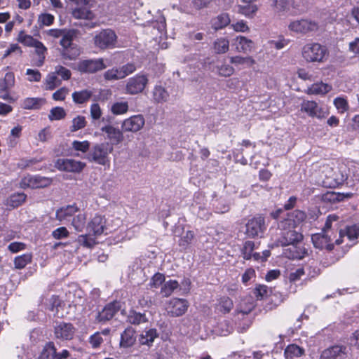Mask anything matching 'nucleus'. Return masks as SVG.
I'll return each mask as SVG.
<instances>
[{"instance_id":"nucleus-1","label":"nucleus","mask_w":359,"mask_h":359,"mask_svg":"<svg viewBox=\"0 0 359 359\" xmlns=\"http://www.w3.org/2000/svg\"><path fill=\"white\" fill-rule=\"evenodd\" d=\"M113 150V146L109 142L97 143L91 147L86 158L90 162H95L99 165H105L109 163V154Z\"/></svg>"},{"instance_id":"nucleus-2","label":"nucleus","mask_w":359,"mask_h":359,"mask_svg":"<svg viewBox=\"0 0 359 359\" xmlns=\"http://www.w3.org/2000/svg\"><path fill=\"white\" fill-rule=\"evenodd\" d=\"M75 36L76 32L74 29H69L60 39V44L62 48L60 49V53L62 57L65 60H74L81 53L78 46L73 43V39Z\"/></svg>"},{"instance_id":"nucleus-3","label":"nucleus","mask_w":359,"mask_h":359,"mask_svg":"<svg viewBox=\"0 0 359 359\" xmlns=\"http://www.w3.org/2000/svg\"><path fill=\"white\" fill-rule=\"evenodd\" d=\"M302 53L304 59L309 62H323L329 54L326 46L318 43L304 45Z\"/></svg>"},{"instance_id":"nucleus-4","label":"nucleus","mask_w":359,"mask_h":359,"mask_svg":"<svg viewBox=\"0 0 359 359\" xmlns=\"http://www.w3.org/2000/svg\"><path fill=\"white\" fill-rule=\"evenodd\" d=\"M266 229L265 218L262 215L258 214L248 220L245 234L250 238H261Z\"/></svg>"},{"instance_id":"nucleus-5","label":"nucleus","mask_w":359,"mask_h":359,"mask_svg":"<svg viewBox=\"0 0 359 359\" xmlns=\"http://www.w3.org/2000/svg\"><path fill=\"white\" fill-rule=\"evenodd\" d=\"M93 41L95 46L101 50L113 48L116 46L117 36L114 30L104 29L94 36Z\"/></svg>"},{"instance_id":"nucleus-6","label":"nucleus","mask_w":359,"mask_h":359,"mask_svg":"<svg viewBox=\"0 0 359 359\" xmlns=\"http://www.w3.org/2000/svg\"><path fill=\"white\" fill-rule=\"evenodd\" d=\"M121 308L122 302L121 301L114 300L109 302L97 313L95 320L98 323L105 324L111 320L121 311Z\"/></svg>"},{"instance_id":"nucleus-7","label":"nucleus","mask_w":359,"mask_h":359,"mask_svg":"<svg viewBox=\"0 0 359 359\" xmlns=\"http://www.w3.org/2000/svg\"><path fill=\"white\" fill-rule=\"evenodd\" d=\"M107 67L103 58L83 60L78 64V70L83 74H95Z\"/></svg>"},{"instance_id":"nucleus-8","label":"nucleus","mask_w":359,"mask_h":359,"mask_svg":"<svg viewBox=\"0 0 359 359\" xmlns=\"http://www.w3.org/2000/svg\"><path fill=\"white\" fill-rule=\"evenodd\" d=\"M57 169L61 171L81 172L86 166V163L70 158H58L55 164Z\"/></svg>"},{"instance_id":"nucleus-9","label":"nucleus","mask_w":359,"mask_h":359,"mask_svg":"<svg viewBox=\"0 0 359 359\" xmlns=\"http://www.w3.org/2000/svg\"><path fill=\"white\" fill-rule=\"evenodd\" d=\"M75 332V327L70 323L60 322L54 327L55 337L62 341L72 340Z\"/></svg>"},{"instance_id":"nucleus-10","label":"nucleus","mask_w":359,"mask_h":359,"mask_svg":"<svg viewBox=\"0 0 359 359\" xmlns=\"http://www.w3.org/2000/svg\"><path fill=\"white\" fill-rule=\"evenodd\" d=\"M304 238L302 233L296 231H284L280 233V237L276 241V246L286 247L290 244L300 243Z\"/></svg>"},{"instance_id":"nucleus-11","label":"nucleus","mask_w":359,"mask_h":359,"mask_svg":"<svg viewBox=\"0 0 359 359\" xmlns=\"http://www.w3.org/2000/svg\"><path fill=\"white\" fill-rule=\"evenodd\" d=\"M148 83L147 77L145 75L137 74L128 79L126 90L130 95H135L143 91Z\"/></svg>"},{"instance_id":"nucleus-12","label":"nucleus","mask_w":359,"mask_h":359,"mask_svg":"<svg viewBox=\"0 0 359 359\" xmlns=\"http://www.w3.org/2000/svg\"><path fill=\"white\" fill-rule=\"evenodd\" d=\"M145 124V119L143 115H133L126 118L121 124V129L123 133L132 132L137 133L140 131Z\"/></svg>"},{"instance_id":"nucleus-13","label":"nucleus","mask_w":359,"mask_h":359,"mask_svg":"<svg viewBox=\"0 0 359 359\" xmlns=\"http://www.w3.org/2000/svg\"><path fill=\"white\" fill-rule=\"evenodd\" d=\"M322 359H348V350L344 345H334L325 349L321 353Z\"/></svg>"},{"instance_id":"nucleus-14","label":"nucleus","mask_w":359,"mask_h":359,"mask_svg":"<svg viewBox=\"0 0 359 359\" xmlns=\"http://www.w3.org/2000/svg\"><path fill=\"white\" fill-rule=\"evenodd\" d=\"M318 24L311 20L307 19H301L299 20H294L290 23L288 28L290 31L306 34L310 32L316 31L318 29Z\"/></svg>"},{"instance_id":"nucleus-15","label":"nucleus","mask_w":359,"mask_h":359,"mask_svg":"<svg viewBox=\"0 0 359 359\" xmlns=\"http://www.w3.org/2000/svg\"><path fill=\"white\" fill-rule=\"evenodd\" d=\"M137 339V331L131 326H128L120 336L119 347L127 349L136 344Z\"/></svg>"},{"instance_id":"nucleus-16","label":"nucleus","mask_w":359,"mask_h":359,"mask_svg":"<svg viewBox=\"0 0 359 359\" xmlns=\"http://www.w3.org/2000/svg\"><path fill=\"white\" fill-rule=\"evenodd\" d=\"M53 180L50 178L42 177L40 175L28 176L24 177L21 181L22 187L43 188L51 184Z\"/></svg>"},{"instance_id":"nucleus-17","label":"nucleus","mask_w":359,"mask_h":359,"mask_svg":"<svg viewBox=\"0 0 359 359\" xmlns=\"http://www.w3.org/2000/svg\"><path fill=\"white\" fill-rule=\"evenodd\" d=\"M100 131L107 135V139L109 140L111 145H117L123 141V131L112 125H104L100 128Z\"/></svg>"},{"instance_id":"nucleus-18","label":"nucleus","mask_w":359,"mask_h":359,"mask_svg":"<svg viewBox=\"0 0 359 359\" xmlns=\"http://www.w3.org/2000/svg\"><path fill=\"white\" fill-rule=\"evenodd\" d=\"M189 306V303L185 299L172 298L169 302L168 313L171 316L179 317L184 315Z\"/></svg>"},{"instance_id":"nucleus-19","label":"nucleus","mask_w":359,"mask_h":359,"mask_svg":"<svg viewBox=\"0 0 359 359\" xmlns=\"http://www.w3.org/2000/svg\"><path fill=\"white\" fill-rule=\"evenodd\" d=\"M311 241L316 248L326 249L328 251H332L334 248V244L331 243V235L324 232L313 234Z\"/></svg>"},{"instance_id":"nucleus-20","label":"nucleus","mask_w":359,"mask_h":359,"mask_svg":"<svg viewBox=\"0 0 359 359\" xmlns=\"http://www.w3.org/2000/svg\"><path fill=\"white\" fill-rule=\"evenodd\" d=\"M283 251L285 257L290 259H302L308 255V250L300 243L290 244Z\"/></svg>"},{"instance_id":"nucleus-21","label":"nucleus","mask_w":359,"mask_h":359,"mask_svg":"<svg viewBox=\"0 0 359 359\" xmlns=\"http://www.w3.org/2000/svg\"><path fill=\"white\" fill-rule=\"evenodd\" d=\"M87 229L94 236H100L107 230L106 219L101 215H95L88 224Z\"/></svg>"},{"instance_id":"nucleus-22","label":"nucleus","mask_w":359,"mask_h":359,"mask_svg":"<svg viewBox=\"0 0 359 359\" xmlns=\"http://www.w3.org/2000/svg\"><path fill=\"white\" fill-rule=\"evenodd\" d=\"M232 46L235 47L237 52L248 53L255 48V43L243 36H237L232 41Z\"/></svg>"},{"instance_id":"nucleus-23","label":"nucleus","mask_w":359,"mask_h":359,"mask_svg":"<svg viewBox=\"0 0 359 359\" xmlns=\"http://www.w3.org/2000/svg\"><path fill=\"white\" fill-rule=\"evenodd\" d=\"M301 111L311 117H323V111L318 103L312 100H304L301 104Z\"/></svg>"},{"instance_id":"nucleus-24","label":"nucleus","mask_w":359,"mask_h":359,"mask_svg":"<svg viewBox=\"0 0 359 359\" xmlns=\"http://www.w3.org/2000/svg\"><path fill=\"white\" fill-rule=\"evenodd\" d=\"M339 233V238L335 241V243L337 245H339L342 243L341 238L344 236H346L350 241H353L354 243H356L359 238V224L348 226L345 231L341 229Z\"/></svg>"},{"instance_id":"nucleus-25","label":"nucleus","mask_w":359,"mask_h":359,"mask_svg":"<svg viewBox=\"0 0 359 359\" xmlns=\"http://www.w3.org/2000/svg\"><path fill=\"white\" fill-rule=\"evenodd\" d=\"M79 211V208L75 203L62 207L56 211V219L60 221L69 220Z\"/></svg>"},{"instance_id":"nucleus-26","label":"nucleus","mask_w":359,"mask_h":359,"mask_svg":"<svg viewBox=\"0 0 359 359\" xmlns=\"http://www.w3.org/2000/svg\"><path fill=\"white\" fill-rule=\"evenodd\" d=\"M255 0H242L245 5L238 6V13L248 18H253L258 11V6L253 4Z\"/></svg>"},{"instance_id":"nucleus-27","label":"nucleus","mask_w":359,"mask_h":359,"mask_svg":"<svg viewBox=\"0 0 359 359\" xmlns=\"http://www.w3.org/2000/svg\"><path fill=\"white\" fill-rule=\"evenodd\" d=\"M152 97L156 103H165L168 101L170 94L162 86H155L152 92Z\"/></svg>"},{"instance_id":"nucleus-28","label":"nucleus","mask_w":359,"mask_h":359,"mask_svg":"<svg viewBox=\"0 0 359 359\" xmlns=\"http://www.w3.org/2000/svg\"><path fill=\"white\" fill-rule=\"evenodd\" d=\"M327 180L330 181V187H334L343 184V183L347 180V176L346 174H344L341 170L337 168L335 170H332V175L327 176Z\"/></svg>"},{"instance_id":"nucleus-29","label":"nucleus","mask_w":359,"mask_h":359,"mask_svg":"<svg viewBox=\"0 0 359 359\" xmlns=\"http://www.w3.org/2000/svg\"><path fill=\"white\" fill-rule=\"evenodd\" d=\"M158 337V333L155 328H151L143 332L139 337L138 341L140 345H147L151 346L156 338Z\"/></svg>"},{"instance_id":"nucleus-30","label":"nucleus","mask_w":359,"mask_h":359,"mask_svg":"<svg viewBox=\"0 0 359 359\" xmlns=\"http://www.w3.org/2000/svg\"><path fill=\"white\" fill-rule=\"evenodd\" d=\"M127 322L131 325H138L141 323L148 322V318L144 313H140L134 309H130L127 316Z\"/></svg>"},{"instance_id":"nucleus-31","label":"nucleus","mask_w":359,"mask_h":359,"mask_svg":"<svg viewBox=\"0 0 359 359\" xmlns=\"http://www.w3.org/2000/svg\"><path fill=\"white\" fill-rule=\"evenodd\" d=\"M57 348L53 341H48L43 346L39 359H56Z\"/></svg>"},{"instance_id":"nucleus-32","label":"nucleus","mask_w":359,"mask_h":359,"mask_svg":"<svg viewBox=\"0 0 359 359\" xmlns=\"http://www.w3.org/2000/svg\"><path fill=\"white\" fill-rule=\"evenodd\" d=\"M72 15L75 18L85 20H92L95 17L94 13L87 6L75 8L72 11Z\"/></svg>"},{"instance_id":"nucleus-33","label":"nucleus","mask_w":359,"mask_h":359,"mask_svg":"<svg viewBox=\"0 0 359 359\" xmlns=\"http://www.w3.org/2000/svg\"><path fill=\"white\" fill-rule=\"evenodd\" d=\"M45 102L46 100L43 98L27 97L22 102V108L25 109H39Z\"/></svg>"},{"instance_id":"nucleus-34","label":"nucleus","mask_w":359,"mask_h":359,"mask_svg":"<svg viewBox=\"0 0 359 359\" xmlns=\"http://www.w3.org/2000/svg\"><path fill=\"white\" fill-rule=\"evenodd\" d=\"M212 27L215 30L221 29L230 24L231 20L228 13H223L212 19Z\"/></svg>"},{"instance_id":"nucleus-35","label":"nucleus","mask_w":359,"mask_h":359,"mask_svg":"<svg viewBox=\"0 0 359 359\" xmlns=\"http://www.w3.org/2000/svg\"><path fill=\"white\" fill-rule=\"evenodd\" d=\"M304 353V349L297 344L288 345L284 351L286 359H292L295 357H300Z\"/></svg>"},{"instance_id":"nucleus-36","label":"nucleus","mask_w":359,"mask_h":359,"mask_svg":"<svg viewBox=\"0 0 359 359\" xmlns=\"http://www.w3.org/2000/svg\"><path fill=\"white\" fill-rule=\"evenodd\" d=\"M217 309L223 314L229 313L233 307V302L231 298L227 296L222 297L217 305Z\"/></svg>"},{"instance_id":"nucleus-37","label":"nucleus","mask_w":359,"mask_h":359,"mask_svg":"<svg viewBox=\"0 0 359 359\" xmlns=\"http://www.w3.org/2000/svg\"><path fill=\"white\" fill-rule=\"evenodd\" d=\"M15 85V76L13 72H7L0 81V93L8 91Z\"/></svg>"},{"instance_id":"nucleus-38","label":"nucleus","mask_w":359,"mask_h":359,"mask_svg":"<svg viewBox=\"0 0 359 359\" xmlns=\"http://www.w3.org/2000/svg\"><path fill=\"white\" fill-rule=\"evenodd\" d=\"M92 95V91L88 90H82L81 91L74 92L72 93V99L76 104H83L88 102Z\"/></svg>"},{"instance_id":"nucleus-39","label":"nucleus","mask_w":359,"mask_h":359,"mask_svg":"<svg viewBox=\"0 0 359 359\" xmlns=\"http://www.w3.org/2000/svg\"><path fill=\"white\" fill-rule=\"evenodd\" d=\"M229 48V41L226 38L221 37L217 39L213 43V49L217 54L226 53Z\"/></svg>"},{"instance_id":"nucleus-40","label":"nucleus","mask_w":359,"mask_h":359,"mask_svg":"<svg viewBox=\"0 0 359 359\" xmlns=\"http://www.w3.org/2000/svg\"><path fill=\"white\" fill-rule=\"evenodd\" d=\"M271 292V288L265 285H258L253 290V294L257 300L266 299Z\"/></svg>"},{"instance_id":"nucleus-41","label":"nucleus","mask_w":359,"mask_h":359,"mask_svg":"<svg viewBox=\"0 0 359 359\" xmlns=\"http://www.w3.org/2000/svg\"><path fill=\"white\" fill-rule=\"evenodd\" d=\"M255 244L252 241H246L243 243V247L241 249L242 257L245 260H250L252 259V254L255 250Z\"/></svg>"},{"instance_id":"nucleus-42","label":"nucleus","mask_w":359,"mask_h":359,"mask_svg":"<svg viewBox=\"0 0 359 359\" xmlns=\"http://www.w3.org/2000/svg\"><path fill=\"white\" fill-rule=\"evenodd\" d=\"M271 2L275 12L282 13L289 10L292 0H271Z\"/></svg>"},{"instance_id":"nucleus-43","label":"nucleus","mask_w":359,"mask_h":359,"mask_svg":"<svg viewBox=\"0 0 359 359\" xmlns=\"http://www.w3.org/2000/svg\"><path fill=\"white\" fill-rule=\"evenodd\" d=\"M27 198V195L24 193H14L10 196L8 200V205L13 208H18L21 205Z\"/></svg>"},{"instance_id":"nucleus-44","label":"nucleus","mask_w":359,"mask_h":359,"mask_svg":"<svg viewBox=\"0 0 359 359\" xmlns=\"http://www.w3.org/2000/svg\"><path fill=\"white\" fill-rule=\"evenodd\" d=\"M180 286L178 282L175 280H170L165 282L161 289V293L163 297H168L173 291Z\"/></svg>"},{"instance_id":"nucleus-45","label":"nucleus","mask_w":359,"mask_h":359,"mask_svg":"<svg viewBox=\"0 0 359 359\" xmlns=\"http://www.w3.org/2000/svg\"><path fill=\"white\" fill-rule=\"evenodd\" d=\"M32 255L30 253L23 254L22 255L18 256L14 259L15 268L22 269L25 268L27 264L32 262Z\"/></svg>"},{"instance_id":"nucleus-46","label":"nucleus","mask_w":359,"mask_h":359,"mask_svg":"<svg viewBox=\"0 0 359 359\" xmlns=\"http://www.w3.org/2000/svg\"><path fill=\"white\" fill-rule=\"evenodd\" d=\"M195 238V234L192 231H187L178 241V245L182 250H186L191 244Z\"/></svg>"},{"instance_id":"nucleus-47","label":"nucleus","mask_w":359,"mask_h":359,"mask_svg":"<svg viewBox=\"0 0 359 359\" xmlns=\"http://www.w3.org/2000/svg\"><path fill=\"white\" fill-rule=\"evenodd\" d=\"M128 103L127 102H117L111 107V111L114 115L126 114L128 111Z\"/></svg>"},{"instance_id":"nucleus-48","label":"nucleus","mask_w":359,"mask_h":359,"mask_svg":"<svg viewBox=\"0 0 359 359\" xmlns=\"http://www.w3.org/2000/svg\"><path fill=\"white\" fill-rule=\"evenodd\" d=\"M86 219V215L83 213H79L73 218L72 224L76 231L81 232L83 231L85 227Z\"/></svg>"},{"instance_id":"nucleus-49","label":"nucleus","mask_w":359,"mask_h":359,"mask_svg":"<svg viewBox=\"0 0 359 359\" xmlns=\"http://www.w3.org/2000/svg\"><path fill=\"white\" fill-rule=\"evenodd\" d=\"M230 62L236 65H246L248 67H251L255 61L252 57L233 56L230 57Z\"/></svg>"},{"instance_id":"nucleus-50","label":"nucleus","mask_w":359,"mask_h":359,"mask_svg":"<svg viewBox=\"0 0 359 359\" xmlns=\"http://www.w3.org/2000/svg\"><path fill=\"white\" fill-rule=\"evenodd\" d=\"M332 90V86L323 82L312 85L310 90L313 94H326Z\"/></svg>"},{"instance_id":"nucleus-51","label":"nucleus","mask_w":359,"mask_h":359,"mask_svg":"<svg viewBox=\"0 0 359 359\" xmlns=\"http://www.w3.org/2000/svg\"><path fill=\"white\" fill-rule=\"evenodd\" d=\"M297 225L294 224L292 219H290L287 215V217L280 221L278 224V228L282 233L284 231L295 230Z\"/></svg>"},{"instance_id":"nucleus-52","label":"nucleus","mask_w":359,"mask_h":359,"mask_svg":"<svg viewBox=\"0 0 359 359\" xmlns=\"http://www.w3.org/2000/svg\"><path fill=\"white\" fill-rule=\"evenodd\" d=\"M86 126V118L83 116H77L72 120V125L70 127L71 132H76L80 129L85 128Z\"/></svg>"},{"instance_id":"nucleus-53","label":"nucleus","mask_w":359,"mask_h":359,"mask_svg":"<svg viewBox=\"0 0 359 359\" xmlns=\"http://www.w3.org/2000/svg\"><path fill=\"white\" fill-rule=\"evenodd\" d=\"M287 215L290 219H292L294 224H295L297 226L304 222L306 218L305 212L300 210H295L292 212L288 213Z\"/></svg>"},{"instance_id":"nucleus-54","label":"nucleus","mask_w":359,"mask_h":359,"mask_svg":"<svg viewBox=\"0 0 359 359\" xmlns=\"http://www.w3.org/2000/svg\"><path fill=\"white\" fill-rule=\"evenodd\" d=\"M36 49V53L39 55V60L36 65L38 67H41L43 65L45 60V53L47 51V48L44 46V45L41 42L38 41L34 46Z\"/></svg>"},{"instance_id":"nucleus-55","label":"nucleus","mask_w":359,"mask_h":359,"mask_svg":"<svg viewBox=\"0 0 359 359\" xmlns=\"http://www.w3.org/2000/svg\"><path fill=\"white\" fill-rule=\"evenodd\" d=\"M66 116V112L62 107H53L48 115L50 120H61Z\"/></svg>"},{"instance_id":"nucleus-56","label":"nucleus","mask_w":359,"mask_h":359,"mask_svg":"<svg viewBox=\"0 0 359 359\" xmlns=\"http://www.w3.org/2000/svg\"><path fill=\"white\" fill-rule=\"evenodd\" d=\"M90 144L88 141H78L74 140L72 143V149L75 151H81L82 153H86L88 151H90Z\"/></svg>"},{"instance_id":"nucleus-57","label":"nucleus","mask_w":359,"mask_h":359,"mask_svg":"<svg viewBox=\"0 0 359 359\" xmlns=\"http://www.w3.org/2000/svg\"><path fill=\"white\" fill-rule=\"evenodd\" d=\"M119 75H121V79H123L128 76L129 74L133 73L136 70V67L133 63H127L125 65H123L121 67L118 68Z\"/></svg>"},{"instance_id":"nucleus-58","label":"nucleus","mask_w":359,"mask_h":359,"mask_svg":"<svg viewBox=\"0 0 359 359\" xmlns=\"http://www.w3.org/2000/svg\"><path fill=\"white\" fill-rule=\"evenodd\" d=\"M230 209L229 204L224 199H219L215 205V212L217 213L223 214L229 212Z\"/></svg>"},{"instance_id":"nucleus-59","label":"nucleus","mask_w":359,"mask_h":359,"mask_svg":"<svg viewBox=\"0 0 359 359\" xmlns=\"http://www.w3.org/2000/svg\"><path fill=\"white\" fill-rule=\"evenodd\" d=\"M22 32L19 35V41L24 45L29 47H34L36 43L39 41L30 35H22Z\"/></svg>"},{"instance_id":"nucleus-60","label":"nucleus","mask_w":359,"mask_h":359,"mask_svg":"<svg viewBox=\"0 0 359 359\" xmlns=\"http://www.w3.org/2000/svg\"><path fill=\"white\" fill-rule=\"evenodd\" d=\"M104 78L107 81H116L122 79L121 75H119L118 68H112L107 70L104 74Z\"/></svg>"},{"instance_id":"nucleus-61","label":"nucleus","mask_w":359,"mask_h":359,"mask_svg":"<svg viewBox=\"0 0 359 359\" xmlns=\"http://www.w3.org/2000/svg\"><path fill=\"white\" fill-rule=\"evenodd\" d=\"M54 16L49 13H43L39 16L38 22L40 27L46 25L50 26L54 22Z\"/></svg>"},{"instance_id":"nucleus-62","label":"nucleus","mask_w":359,"mask_h":359,"mask_svg":"<svg viewBox=\"0 0 359 359\" xmlns=\"http://www.w3.org/2000/svg\"><path fill=\"white\" fill-rule=\"evenodd\" d=\"M165 281V276L161 273H156L151 278L149 285L151 287L157 288Z\"/></svg>"},{"instance_id":"nucleus-63","label":"nucleus","mask_w":359,"mask_h":359,"mask_svg":"<svg viewBox=\"0 0 359 359\" xmlns=\"http://www.w3.org/2000/svg\"><path fill=\"white\" fill-rule=\"evenodd\" d=\"M89 343L90 344L92 348H99L100 345L103 343V339L100 335V333L97 332L94 334L91 335L89 338Z\"/></svg>"},{"instance_id":"nucleus-64","label":"nucleus","mask_w":359,"mask_h":359,"mask_svg":"<svg viewBox=\"0 0 359 359\" xmlns=\"http://www.w3.org/2000/svg\"><path fill=\"white\" fill-rule=\"evenodd\" d=\"M90 116L93 120H98L101 118L102 112L100 105L97 103H93L90 109Z\"/></svg>"}]
</instances>
